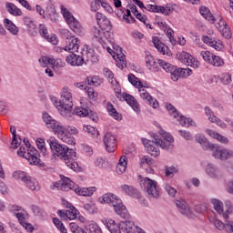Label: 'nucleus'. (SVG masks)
Returning a JSON list of instances; mask_svg holds the SVG:
<instances>
[{"label": "nucleus", "instance_id": "7ed1b4c3", "mask_svg": "<svg viewBox=\"0 0 233 233\" xmlns=\"http://www.w3.org/2000/svg\"><path fill=\"white\" fill-rule=\"evenodd\" d=\"M43 121L46 123L47 128H52L53 132L58 136L61 141L66 143V145H76L74 137L68 136L67 128L59 125L48 113L43 114Z\"/></svg>", "mask_w": 233, "mask_h": 233}, {"label": "nucleus", "instance_id": "a19ab883", "mask_svg": "<svg viewBox=\"0 0 233 233\" xmlns=\"http://www.w3.org/2000/svg\"><path fill=\"white\" fill-rule=\"evenodd\" d=\"M91 33L93 36L98 41V43H103V31H101V27L93 26Z\"/></svg>", "mask_w": 233, "mask_h": 233}, {"label": "nucleus", "instance_id": "a211bd4d", "mask_svg": "<svg viewBox=\"0 0 233 233\" xmlns=\"http://www.w3.org/2000/svg\"><path fill=\"white\" fill-rule=\"evenodd\" d=\"M38 32L41 37L46 39V41H47L48 43H51V45H56L59 42L56 35H48V28L44 24L39 25Z\"/></svg>", "mask_w": 233, "mask_h": 233}, {"label": "nucleus", "instance_id": "13d9d810", "mask_svg": "<svg viewBox=\"0 0 233 233\" xmlns=\"http://www.w3.org/2000/svg\"><path fill=\"white\" fill-rule=\"evenodd\" d=\"M102 0H93L90 4L91 12H97L101 8Z\"/></svg>", "mask_w": 233, "mask_h": 233}, {"label": "nucleus", "instance_id": "5fc2aeb1", "mask_svg": "<svg viewBox=\"0 0 233 233\" xmlns=\"http://www.w3.org/2000/svg\"><path fill=\"white\" fill-rule=\"evenodd\" d=\"M53 223L61 233H66V228H65V225H63V222L59 218H53Z\"/></svg>", "mask_w": 233, "mask_h": 233}, {"label": "nucleus", "instance_id": "de8ad7c7", "mask_svg": "<svg viewBox=\"0 0 233 233\" xmlns=\"http://www.w3.org/2000/svg\"><path fill=\"white\" fill-rule=\"evenodd\" d=\"M84 131L87 132V134H90V136L93 137H99V131L92 126H85Z\"/></svg>", "mask_w": 233, "mask_h": 233}, {"label": "nucleus", "instance_id": "864d4df0", "mask_svg": "<svg viewBox=\"0 0 233 233\" xmlns=\"http://www.w3.org/2000/svg\"><path fill=\"white\" fill-rule=\"evenodd\" d=\"M97 25H98L99 28H101L102 30H106V32H108V30H110L112 28L110 20H108V18H106V17L105 20H103L102 22H100Z\"/></svg>", "mask_w": 233, "mask_h": 233}, {"label": "nucleus", "instance_id": "473e14b6", "mask_svg": "<svg viewBox=\"0 0 233 233\" xmlns=\"http://www.w3.org/2000/svg\"><path fill=\"white\" fill-rule=\"evenodd\" d=\"M4 24L6 28L13 35H17L19 34V27L14 24L10 19L5 18Z\"/></svg>", "mask_w": 233, "mask_h": 233}, {"label": "nucleus", "instance_id": "7c9ffc66", "mask_svg": "<svg viewBox=\"0 0 233 233\" xmlns=\"http://www.w3.org/2000/svg\"><path fill=\"white\" fill-rule=\"evenodd\" d=\"M5 8H6V11L8 12V14H10V15H14L15 17H19V16L23 15V11H21V9H19L13 3L7 2L5 4Z\"/></svg>", "mask_w": 233, "mask_h": 233}, {"label": "nucleus", "instance_id": "2f4dec72", "mask_svg": "<svg viewBox=\"0 0 233 233\" xmlns=\"http://www.w3.org/2000/svg\"><path fill=\"white\" fill-rule=\"evenodd\" d=\"M218 79H219L222 85H230L232 83V76L228 73H223L219 76H215L211 78V81H215L216 83Z\"/></svg>", "mask_w": 233, "mask_h": 233}, {"label": "nucleus", "instance_id": "0e129e2a", "mask_svg": "<svg viewBox=\"0 0 233 233\" xmlns=\"http://www.w3.org/2000/svg\"><path fill=\"white\" fill-rule=\"evenodd\" d=\"M165 190L167 192L168 196H170L171 198H174V196H176V194L177 193L176 188L172 187L170 185H166Z\"/></svg>", "mask_w": 233, "mask_h": 233}, {"label": "nucleus", "instance_id": "ddd939ff", "mask_svg": "<svg viewBox=\"0 0 233 233\" xmlns=\"http://www.w3.org/2000/svg\"><path fill=\"white\" fill-rule=\"evenodd\" d=\"M177 57L178 61L186 65V66H191V68H198V66H199V61L196 60L192 55L185 51L177 54Z\"/></svg>", "mask_w": 233, "mask_h": 233}, {"label": "nucleus", "instance_id": "aec40b11", "mask_svg": "<svg viewBox=\"0 0 233 233\" xmlns=\"http://www.w3.org/2000/svg\"><path fill=\"white\" fill-rule=\"evenodd\" d=\"M142 229L134 225V222L130 220L120 222V232L124 233H139Z\"/></svg>", "mask_w": 233, "mask_h": 233}, {"label": "nucleus", "instance_id": "8fccbe9b", "mask_svg": "<svg viewBox=\"0 0 233 233\" xmlns=\"http://www.w3.org/2000/svg\"><path fill=\"white\" fill-rule=\"evenodd\" d=\"M46 13L48 14L51 21H56V17H57V13L56 11V6L54 5H50L46 7Z\"/></svg>", "mask_w": 233, "mask_h": 233}, {"label": "nucleus", "instance_id": "dca6fc26", "mask_svg": "<svg viewBox=\"0 0 233 233\" xmlns=\"http://www.w3.org/2000/svg\"><path fill=\"white\" fill-rule=\"evenodd\" d=\"M66 208L69 209H62L58 210V216L61 218V219H76L77 218V214H79V211L74 208L71 204H67Z\"/></svg>", "mask_w": 233, "mask_h": 233}, {"label": "nucleus", "instance_id": "2eb2a0df", "mask_svg": "<svg viewBox=\"0 0 233 233\" xmlns=\"http://www.w3.org/2000/svg\"><path fill=\"white\" fill-rule=\"evenodd\" d=\"M167 110H169V112H173V117H179L178 121L181 127H196V122H194V120H192L191 118H187L184 116H179L177 109H175L172 105H167Z\"/></svg>", "mask_w": 233, "mask_h": 233}, {"label": "nucleus", "instance_id": "9b49d317", "mask_svg": "<svg viewBox=\"0 0 233 233\" xmlns=\"http://www.w3.org/2000/svg\"><path fill=\"white\" fill-rule=\"evenodd\" d=\"M62 34L66 37V50L69 54H76L79 50V38L70 35V31L66 29H63Z\"/></svg>", "mask_w": 233, "mask_h": 233}, {"label": "nucleus", "instance_id": "3c124183", "mask_svg": "<svg viewBox=\"0 0 233 233\" xmlns=\"http://www.w3.org/2000/svg\"><path fill=\"white\" fill-rule=\"evenodd\" d=\"M104 76L108 78L111 85H116V83H117L116 78H114V73H112L108 68L104 69Z\"/></svg>", "mask_w": 233, "mask_h": 233}, {"label": "nucleus", "instance_id": "f3484780", "mask_svg": "<svg viewBox=\"0 0 233 233\" xmlns=\"http://www.w3.org/2000/svg\"><path fill=\"white\" fill-rule=\"evenodd\" d=\"M103 142L106 152H116V148H117V139L116 138V136L111 133H106L103 138Z\"/></svg>", "mask_w": 233, "mask_h": 233}, {"label": "nucleus", "instance_id": "774afa93", "mask_svg": "<svg viewBox=\"0 0 233 233\" xmlns=\"http://www.w3.org/2000/svg\"><path fill=\"white\" fill-rule=\"evenodd\" d=\"M226 232L231 233L233 232V222L227 220L226 221Z\"/></svg>", "mask_w": 233, "mask_h": 233}, {"label": "nucleus", "instance_id": "09e8293b", "mask_svg": "<svg viewBox=\"0 0 233 233\" xmlns=\"http://www.w3.org/2000/svg\"><path fill=\"white\" fill-rule=\"evenodd\" d=\"M86 229L89 233H101V228L98 227L96 223H90L86 226Z\"/></svg>", "mask_w": 233, "mask_h": 233}, {"label": "nucleus", "instance_id": "39448f33", "mask_svg": "<svg viewBox=\"0 0 233 233\" xmlns=\"http://www.w3.org/2000/svg\"><path fill=\"white\" fill-rule=\"evenodd\" d=\"M56 188L68 192V190H74L77 196H83L84 198H90L96 192V187H79L70 178L64 177L59 183L55 185Z\"/></svg>", "mask_w": 233, "mask_h": 233}, {"label": "nucleus", "instance_id": "6ab92c4d", "mask_svg": "<svg viewBox=\"0 0 233 233\" xmlns=\"http://www.w3.org/2000/svg\"><path fill=\"white\" fill-rule=\"evenodd\" d=\"M13 177L17 181H23V183H27L30 188H32V187H30V183L37 185V183L35 182V178L28 176V174L25 171H15L13 173Z\"/></svg>", "mask_w": 233, "mask_h": 233}, {"label": "nucleus", "instance_id": "f704fd0d", "mask_svg": "<svg viewBox=\"0 0 233 233\" xmlns=\"http://www.w3.org/2000/svg\"><path fill=\"white\" fill-rule=\"evenodd\" d=\"M199 13L205 19H207V21H210L212 24L216 23V16L210 13V9H208L207 6H201Z\"/></svg>", "mask_w": 233, "mask_h": 233}, {"label": "nucleus", "instance_id": "b1692460", "mask_svg": "<svg viewBox=\"0 0 233 233\" xmlns=\"http://www.w3.org/2000/svg\"><path fill=\"white\" fill-rule=\"evenodd\" d=\"M146 65L150 72H159V60L156 62L150 52L146 51Z\"/></svg>", "mask_w": 233, "mask_h": 233}, {"label": "nucleus", "instance_id": "c85d7f7f", "mask_svg": "<svg viewBox=\"0 0 233 233\" xmlns=\"http://www.w3.org/2000/svg\"><path fill=\"white\" fill-rule=\"evenodd\" d=\"M105 225L110 233H121V223L116 224L113 219H106Z\"/></svg>", "mask_w": 233, "mask_h": 233}, {"label": "nucleus", "instance_id": "e2e57ef3", "mask_svg": "<svg viewBox=\"0 0 233 233\" xmlns=\"http://www.w3.org/2000/svg\"><path fill=\"white\" fill-rule=\"evenodd\" d=\"M39 63L41 65V66H43L44 68L48 66V65H52V58H48L46 56H42L39 59Z\"/></svg>", "mask_w": 233, "mask_h": 233}, {"label": "nucleus", "instance_id": "a878e982", "mask_svg": "<svg viewBox=\"0 0 233 233\" xmlns=\"http://www.w3.org/2000/svg\"><path fill=\"white\" fill-rule=\"evenodd\" d=\"M24 25L27 27V32L32 37L37 35V25L34 23V20L28 16L23 18Z\"/></svg>", "mask_w": 233, "mask_h": 233}, {"label": "nucleus", "instance_id": "58836bf2", "mask_svg": "<svg viewBox=\"0 0 233 233\" xmlns=\"http://www.w3.org/2000/svg\"><path fill=\"white\" fill-rule=\"evenodd\" d=\"M116 66L123 70L125 66H127V58L125 57V54H123V48L120 47V53H116Z\"/></svg>", "mask_w": 233, "mask_h": 233}, {"label": "nucleus", "instance_id": "e433bc0d", "mask_svg": "<svg viewBox=\"0 0 233 233\" xmlns=\"http://www.w3.org/2000/svg\"><path fill=\"white\" fill-rule=\"evenodd\" d=\"M83 63L85 61H91V63H96V56L94 55V49H86L82 52Z\"/></svg>", "mask_w": 233, "mask_h": 233}, {"label": "nucleus", "instance_id": "72a5a7b5", "mask_svg": "<svg viewBox=\"0 0 233 233\" xmlns=\"http://www.w3.org/2000/svg\"><path fill=\"white\" fill-rule=\"evenodd\" d=\"M128 161V157L126 156H122L119 159V162L116 165V172L119 175L124 174L127 170V165Z\"/></svg>", "mask_w": 233, "mask_h": 233}, {"label": "nucleus", "instance_id": "bf43d9fd", "mask_svg": "<svg viewBox=\"0 0 233 233\" xmlns=\"http://www.w3.org/2000/svg\"><path fill=\"white\" fill-rule=\"evenodd\" d=\"M85 90H86L89 99L94 100V99H96V97H97V93L96 91H94V88L86 86Z\"/></svg>", "mask_w": 233, "mask_h": 233}, {"label": "nucleus", "instance_id": "603ef678", "mask_svg": "<svg viewBox=\"0 0 233 233\" xmlns=\"http://www.w3.org/2000/svg\"><path fill=\"white\" fill-rule=\"evenodd\" d=\"M123 20L127 23V25H132V23H136V18L132 16V13H130V9H127V14H124Z\"/></svg>", "mask_w": 233, "mask_h": 233}, {"label": "nucleus", "instance_id": "4d7b16f0", "mask_svg": "<svg viewBox=\"0 0 233 233\" xmlns=\"http://www.w3.org/2000/svg\"><path fill=\"white\" fill-rule=\"evenodd\" d=\"M205 114L208 116V119L211 123H215V121H217L216 116H214V112H212V109H210V107H208V106L205 107Z\"/></svg>", "mask_w": 233, "mask_h": 233}, {"label": "nucleus", "instance_id": "c756f323", "mask_svg": "<svg viewBox=\"0 0 233 233\" xmlns=\"http://www.w3.org/2000/svg\"><path fill=\"white\" fill-rule=\"evenodd\" d=\"M207 134L210 136V137H213V139H217L219 143H222L223 145H228V138L225 136H222L221 134L211 130V129H207L206 130Z\"/></svg>", "mask_w": 233, "mask_h": 233}, {"label": "nucleus", "instance_id": "393cba45", "mask_svg": "<svg viewBox=\"0 0 233 233\" xmlns=\"http://www.w3.org/2000/svg\"><path fill=\"white\" fill-rule=\"evenodd\" d=\"M205 172L208 176V177H211V179H219V177H221L219 168L218 167V166L212 163H209L206 166Z\"/></svg>", "mask_w": 233, "mask_h": 233}, {"label": "nucleus", "instance_id": "79ce46f5", "mask_svg": "<svg viewBox=\"0 0 233 233\" xmlns=\"http://www.w3.org/2000/svg\"><path fill=\"white\" fill-rule=\"evenodd\" d=\"M85 83L91 86H99L103 83L102 79H99L97 76H87Z\"/></svg>", "mask_w": 233, "mask_h": 233}, {"label": "nucleus", "instance_id": "4468645a", "mask_svg": "<svg viewBox=\"0 0 233 233\" xmlns=\"http://www.w3.org/2000/svg\"><path fill=\"white\" fill-rule=\"evenodd\" d=\"M218 21L216 24V28H218V30H219V32L222 34L223 37H225L226 39H230L232 37V33L230 32V27L228 26V25L227 24V22L225 21V19H223V16L221 15H217L215 17V22Z\"/></svg>", "mask_w": 233, "mask_h": 233}, {"label": "nucleus", "instance_id": "5701e85b", "mask_svg": "<svg viewBox=\"0 0 233 233\" xmlns=\"http://www.w3.org/2000/svg\"><path fill=\"white\" fill-rule=\"evenodd\" d=\"M175 203L177 205V210L180 212V214H182V216L192 218V211L190 210V208H188V204H187L185 199H177L175 200Z\"/></svg>", "mask_w": 233, "mask_h": 233}, {"label": "nucleus", "instance_id": "37998d69", "mask_svg": "<svg viewBox=\"0 0 233 233\" xmlns=\"http://www.w3.org/2000/svg\"><path fill=\"white\" fill-rule=\"evenodd\" d=\"M121 188L123 192H126V194H127V196L137 197V190L133 186L123 185Z\"/></svg>", "mask_w": 233, "mask_h": 233}, {"label": "nucleus", "instance_id": "423d86ee", "mask_svg": "<svg viewBox=\"0 0 233 233\" xmlns=\"http://www.w3.org/2000/svg\"><path fill=\"white\" fill-rule=\"evenodd\" d=\"M128 81L135 86L136 88H138V92L140 94V97L144 99V101H147L148 105L153 106V108H158L159 107V102L157 100L154 99L150 94L147 92V89L149 88V86L147 85V83H141L139 81V78L136 77V76L129 74L128 75Z\"/></svg>", "mask_w": 233, "mask_h": 233}, {"label": "nucleus", "instance_id": "412c9836", "mask_svg": "<svg viewBox=\"0 0 233 233\" xmlns=\"http://www.w3.org/2000/svg\"><path fill=\"white\" fill-rule=\"evenodd\" d=\"M51 103L56 106V108L60 112L61 116L65 117L66 119H72L70 115H68V111L66 110V107L65 105H63V100H58L56 96H51Z\"/></svg>", "mask_w": 233, "mask_h": 233}, {"label": "nucleus", "instance_id": "0eeeda50", "mask_svg": "<svg viewBox=\"0 0 233 233\" xmlns=\"http://www.w3.org/2000/svg\"><path fill=\"white\" fill-rule=\"evenodd\" d=\"M204 150H211L213 157L215 159H219L220 161H227V159H230L233 157V150L223 148L221 149L219 147H216L214 144L208 142V139L205 140L202 144H200Z\"/></svg>", "mask_w": 233, "mask_h": 233}, {"label": "nucleus", "instance_id": "a18cd8bd", "mask_svg": "<svg viewBox=\"0 0 233 233\" xmlns=\"http://www.w3.org/2000/svg\"><path fill=\"white\" fill-rule=\"evenodd\" d=\"M211 204L213 205L218 214H223V202L218 199L213 198L211 199Z\"/></svg>", "mask_w": 233, "mask_h": 233}, {"label": "nucleus", "instance_id": "f257e3e1", "mask_svg": "<svg viewBox=\"0 0 233 233\" xmlns=\"http://www.w3.org/2000/svg\"><path fill=\"white\" fill-rule=\"evenodd\" d=\"M47 143L53 156L60 157V159L65 161L66 167L71 168V170H74V172H77V170H79V164H77V153H76L74 149L68 147V146L65 144L57 143V140L54 137L49 138Z\"/></svg>", "mask_w": 233, "mask_h": 233}, {"label": "nucleus", "instance_id": "ea45409f", "mask_svg": "<svg viewBox=\"0 0 233 233\" xmlns=\"http://www.w3.org/2000/svg\"><path fill=\"white\" fill-rule=\"evenodd\" d=\"M106 108L111 117H113L114 119H116V121H121V114L117 112V110L116 109V107H114V105H112V103L108 102L106 105Z\"/></svg>", "mask_w": 233, "mask_h": 233}, {"label": "nucleus", "instance_id": "4be33fe9", "mask_svg": "<svg viewBox=\"0 0 233 233\" xmlns=\"http://www.w3.org/2000/svg\"><path fill=\"white\" fill-rule=\"evenodd\" d=\"M25 159H27L30 165H35L36 167H45V163H43L41 159L37 157V151L34 147L27 152Z\"/></svg>", "mask_w": 233, "mask_h": 233}, {"label": "nucleus", "instance_id": "052dcab7", "mask_svg": "<svg viewBox=\"0 0 233 233\" xmlns=\"http://www.w3.org/2000/svg\"><path fill=\"white\" fill-rule=\"evenodd\" d=\"M51 65L56 66V68H63L65 67V62H62L59 58H51Z\"/></svg>", "mask_w": 233, "mask_h": 233}, {"label": "nucleus", "instance_id": "f8f14e48", "mask_svg": "<svg viewBox=\"0 0 233 233\" xmlns=\"http://www.w3.org/2000/svg\"><path fill=\"white\" fill-rule=\"evenodd\" d=\"M62 105L66 106L67 114L72 117V106H74V102H72V91L70 88L64 86L61 93Z\"/></svg>", "mask_w": 233, "mask_h": 233}, {"label": "nucleus", "instance_id": "c03bdc74", "mask_svg": "<svg viewBox=\"0 0 233 233\" xmlns=\"http://www.w3.org/2000/svg\"><path fill=\"white\" fill-rule=\"evenodd\" d=\"M209 65H212V66H223V65H225V61L222 60L221 56L213 55Z\"/></svg>", "mask_w": 233, "mask_h": 233}, {"label": "nucleus", "instance_id": "69168bd1", "mask_svg": "<svg viewBox=\"0 0 233 233\" xmlns=\"http://www.w3.org/2000/svg\"><path fill=\"white\" fill-rule=\"evenodd\" d=\"M178 132L180 136L184 137V139H187V141H191L192 136L190 135V132L187 130H179Z\"/></svg>", "mask_w": 233, "mask_h": 233}, {"label": "nucleus", "instance_id": "bb28decb", "mask_svg": "<svg viewBox=\"0 0 233 233\" xmlns=\"http://www.w3.org/2000/svg\"><path fill=\"white\" fill-rule=\"evenodd\" d=\"M123 99H125V101L127 103V105H129V106H131V108L137 113V114H140L141 109L139 108V104L137 103V100H136V98H134L133 96L124 93L123 94Z\"/></svg>", "mask_w": 233, "mask_h": 233}, {"label": "nucleus", "instance_id": "6e6552de", "mask_svg": "<svg viewBox=\"0 0 233 233\" xmlns=\"http://www.w3.org/2000/svg\"><path fill=\"white\" fill-rule=\"evenodd\" d=\"M140 179V187L146 190L148 198L152 199H159L161 196V188L157 185V181L138 176Z\"/></svg>", "mask_w": 233, "mask_h": 233}, {"label": "nucleus", "instance_id": "6e6d98bb", "mask_svg": "<svg viewBox=\"0 0 233 233\" xmlns=\"http://www.w3.org/2000/svg\"><path fill=\"white\" fill-rule=\"evenodd\" d=\"M37 148L40 149L43 156H46V147H45V140L42 138L36 139Z\"/></svg>", "mask_w": 233, "mask_h": 233}, {"label": "nucleus", "instance_id": "49530a36", "mask_svg": "<svg viewBox=\"0 0 233 233\" xmlns=\"http://www.w3.org/2000/svg\"><path fill=\"white\" fill-rule=\"evenodd\" d=\"M84 208L88 214H97V206L94 202L85 204Z\"/></svg>", "mask_w": 233, "mask_h": 233}, {"label": "nucleus", "instance_id": "4c0bfd02", "mask_svg": "<svg viewBox=\"0 0 233 233\" xmlns=\"http://www.w3.org/2000/svg\"><path fill=\"white\" fill-rule=\"evenodd\" d=\"M74 114H76V116H78L79 117H86V116L90 114V108L85 106L76 107L72 113V116H74Z\"/></svg>", "mask_w": 233, "mask_h": 233}, {"label": "nucleus", "instance_id": "1a4fd4ad", "mask_svg": "<svg viewBox=\"0 0 233 233\" xmlns=\"http://www.w3.org/2000/svg\"><path fill=\"white\" fill-rule=\"evenodd\" d=\"M158 64L165 72L170 74V79L172 81H179L180 77H184L183 68H177V66H172V64L161 59H158Z\"/></svg>", "mask_w": 233, "mask_h": 233}, {"label": "nucleus", "instance_id": "f03ea898", "mask_svg": "<svg viewBox=\"0 0 233 233\" xmlns=\"http://www.w3.org/2000/svg\"><path fill=\"white\" fill-rule=\"evenodd\" d=\"M160 134L164 140L157 138L156 137L154 140L142 138V143L144 147H146L147 152H148L153 157H157V156L161 154L159 147L160 148H163V150H172V148H174V137H172L170 133H167L163 130L160 131Z\"/></svg>", "mask_w": 233, "mask_h": 233}, {"label": "nucleus", "instance_id": "cd10ccee", "mask_svg": "<svg viewBox=\"0 0 233 233\" xmlns=\"http://www.w3.org/2000/svg\"><path fill=\"white\" fill-rule=\"evenodd\" d=\"M66 62L71 66H81L83 65V58L75 53H71L66 56Z\"/></svg>", "mask_w": 233, "mask_h": 233}, {"label": "nucleus", "instance_id": "c9c22d12", "mask_svg": "<svg viewBox=\"0 0 233 233\" xmlns=\"http://www.w3.org/2000/svg\"><path fill=\"white\" fill-rule=\"evenodd\" d=\"M152 42L154 46L157 48V50L160 54H163V56H165V52L168 50V47L165 44L161 43V41H159V38H157V36H153Z\"/></svg>", "mask_w": 233, "mask_h": 233}, {"label": "nucleus", "instance_id": "338daca9", "mask_svg": "<svg viewBox=\"0 0 233 233\" xmlns=\"http://www.w3.org/2000/svg\"><path fill=\"white\" fill-rule=\"evenodd\" d=\"M214 226L216 227V228H218V230H223L224 228L226 229V224L221 222V220L219 219H216L214 221Z\"/></svg>", "mask_w": 233, "mask_h": 233}, {"label": "nucleus", "instance_id": "20e7f679", "mask_svg": "<svg viewBox=\"0 0 233 233\" xmlns=\"http://www.w3.org/2000/svg\"><path fill=\"white\" fill-rule=\"evenodd\" d=\"M99 203L110 205V207L114 208V210L117 216L123 218L124 219H128L130 218V214H128V210L127 207L123 205V202L117 196L112 193H106L102 197L98 198Z\"/></svg>", "mask_w": 233, "mask_h": 233}, {"label": "nucleus", "instance_id": "9d476101", "mask_svg": "<svg viewBox=\"0 0 233 233\" xmlns=\"http://www.w3.org/2000/svg\"><path fill=\"white\" fill-rule=\"evenodd\" d=\"M62 14L70 29L75 32V34H77V35H81L83 32V26H81V24L77 20H76V18L74 17V15H72L68 9L62 7Z\"/></svg>", "mask_w": 233, "mask_h": 233}, {"label": "nucleus", "instance_id": "680f3d73", "mask_svg": "<svg viewBox=\"0 0 233 233\" xmlns=\"http://www.w3.org/2000/svg\"><path fill=\"white\" fill-rule=\"evenodd\" d=\"M200 56L207 63H210L212 56L214 55L210 53V51H201Z\"/></svg>", "mask_w": 233, "mask_h": 233}]
</instances>
